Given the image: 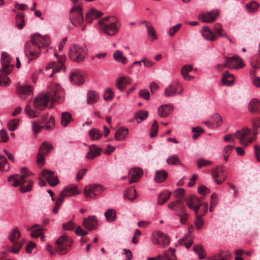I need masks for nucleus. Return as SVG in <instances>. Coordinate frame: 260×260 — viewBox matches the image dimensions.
I'll use <instances>...</instances> for the list:
<instances>
[{"label":"nucleus","mask_w":260,"mask_h":260,"mask_svg":"<svg viewBox=\"0 0 260 260\" xmlns=\"http://www.w3.org/2000/svg\"><path fill=\"white\" fill-rule=\"evenodd\" d=\"M32 175L27 168L24 167L21 169V175L15 174L11 175L8 178V181L13 182L14 187L20 186V191L22 193L29 192L31 190L34 181L32 179H26Z\"/></svg>","instance_id":"7ed1b4c3"},{"label":"nucleus","mask_w":260,"mask_h":260,"mask_svg":"<svg viewBox=\"0 0 260 260\" xmlns=\"http://www.w3.org/2000/svg\"><path fill=\"white\" fill-rule=\"evenodd\" d=\"M20 236L21 233L18 230L17 227L14 228L9 233L8 238L10 242L13 244L11 249V252L13 253H17L19 251L22 245L25 241L24 239H22L18 242L17 241L20 238Z\"/></svg>","instance_id":"9b49d317"},{"label":"nucleus","mask_w":260,"mask_h":260,"mask_svg":"<svg viewBox=\"0 0 260 260\" xmlns=\"http://www.w3.org/2000/svg\"><path fill=\"white\" fill-rule=\"evenodd\" d=\"M171 193L167 190L162 191L158 196L157 204L159 205L164 204L170 198Z\"/></svg>","instance_id":"473e14b6"},{"label":"nucleus","mask_w":260,"mask_h":260,"mask_svg":"<svg viewBox=\"0 0 260 260\" xmlns=\"http://www.w3.org/2000/svg\"><path fill=\"white\" fill-rule=\"evenodd\" d=\"M213 30L219 36L222 37H227V34L225 31L222 29L221 25L219 23H216L213 27Z\"/></svg>","instance_id":"49530a36"},{"label":"nucleus","mask_w":260,"mask_h":260,"mask_svg":"<svg viewBox=\"0 0 260 260\" xmlns=\"http://www.w3.org/2000/svg\"><path fill=\"white\" fill-rule=\"evenodd\" d=\"M105 189L106 188L100 184H91L85 187L84 195L86 198L93 199Z\"/></svg>","instance_id":"ddd939ff"},{"label":"nucleus","mask_w":260,"mask_h":260,"mask_svg":"<svg viewBox=\"0 0 260 260\" xmlns=\"http://www.w3.org/2000/svg\"><path fill=\"white\" fill-rule=\"evenodd\" d=\"M12 60L11 56L6 52H3L1 56V63L3 68L0 74V86L6 87L11 83V80L6 76L10 74L13 70V66L10 65Z\"/></svg>","instance_id":"39448f33"},{"label":"nucleus","mask_w":260,"mask_h":260,"mask_svg":"<svg viewBox=\"0 0 260 260\" xmlns=\"http://www.w3.org/2000/svg\"><path fill=\"white\" fill-rule=\"evenodd\" d=\"M231 253L228 251H220L218 253L208 258V260H230Z\"/></svg>","instance_id":"a878e982"},{"label":"nucleus","mask_w":260,"mask_h":260,"mask_svg":"<svg viewBox=\"0 0 260 260\" xmlns=\"http://www.w3.org/2000/svg\"><path fill=\"white\" fill-rule=\"evenodd\" d=\"M143 23H146V27L147 29V34L149 37L151 38V40L154 41L157 39V36L155 30L152 25L147 21H144Z\"/></svg>","instance_id":"c9c22d12"},{"label":"nucleus","mask_w":260,"mask_h":260,"mask_svg":"<svg viewBox=\"0 0 260 260\" xmlns=\"http://www.w3.org/2000/svg\"><path fill=\"white\" fill-rule=\"evenodd\" d=\"M201 32L203 37L207 40L214 41L217 38V36L213 33L208 26L204 27Z\"/></svg>","instance_id":"bb28decb"},{"label":"nucleus","mask_w":260,"mask_h":260,"mask_svg":"<svg viewBox=\"0 0 260 260\" xmlns=\"http://www.w3.org/2000/svg\"><path fill=\"white\" fill-rule=\"evenodd\" d=\"M260 54H257L253 55L250 59V64L253 68L258 69L260 68Z\"/></svg>","instance_id":"79ce46f5"},{"label":"nucleus","mask_w":260,"mask_h":260,"mask_svg":"<svg viewBox=\"0 0 260 260\" xmlns=\"http://www.w3.org/2000/svg\"><path fill=\"white\" fill-rule=\"evenodd\" d=\"M89 137L92 140H98L102 137V133L96 128H92L89 132Z\"/></svg>","instance_id":"a18cd8bd"},{"label":"nucleus","mask_w":260,"mask_h":260,"mask_svg":"<svg viewBox=\"0 0 260 260\" xmlns=\"http://www.w3.org/2000/svg\"><path fill=\"white\" fill-rule=\"evenodd\" d=\"M204 224V220L202 217L198 215H196V219L195 220V225L198 230L202 228Z\"/></svg>","instance_id":"e2e57ef3"},{"label":"nucleus","mask_w":260,"mask_h":260,"mask_svg":"<svg viewBox=\"0 0 260 260\" xmlns=\"http://www.w3.org/2000/svg\"><path fill=\"white\" fill-rule=\"evenodd\" d=\"M43 234V229L41 227L32 230L31 236L33 238H38L39 236H42Z\"/></svg>","instance_id":"69168bd1"},{"label":"nucleus","mask_w":260,"mask_h":260,"mask_svg":"<svg viewBox=\"0 0 260 260\" xmlns=\"http://www.w3.org/2000/svg\"><path fill=\"white\" fill-rule=\"evenodd\" d=\"M192 66L191 65H185L182 68L181 74L182 76H185L192 70Z\"/></svg>","instance_id":"680f3d73"},{"label":"nucleus","mask_w":260,"mask_h":260,"mask_svg":"<svg viewBox=\"0 0 260 260\" xmlns=\"http://www.w3.org/2000/svg\"><path fill=\"white\" fill-rule=\"evenodd\" d=\"M128 129L123 127L119 128L115 134V138L117 141L124 140L128 135Z\"/></svg>","instance_id":"7c9ffc66"},{"label":"nucleus","mask_w":260,"mask_h":260,"mask_svg":"<svg viewBox=\"0 0 260 260\" xmlns=\"http://www.w3.org/2000/svg\"><path fill=\"white\" fill-rule=\"evenodd\" d=\"M225 63L223 66L220 64L217 65L216 69L218 71H221L223 67L238 69L243 68L244 66L242 59L237 55L225 57Z\"/></svg>","instance_id":"9d476101"},{"label":"nucleus","mask_w":260,"mask_h":260,"mask_svg":"<svg viewBox=\"0 0 260 260\" xmlns=\"http://www.w3.org/2000/svg\"><path fill=\"white\" fill-rule=\"evenodd\" d=\"M72 243V239L67 235L64 234L59 237L56 241L55 252H53L51 249L49 250V252L51 255H53L55 253H57L59 255L65 254L69 250Z\"/></svg>","instance_id":"423d86ee"},{"label":"nucleus","mask_w":260,"mask_h":260,"mask_svg":"<svg viewBox=\"0 0 260 260\" xmlns=\"http://www.w3.org/2000/svg\"><path fill=\"white\" fill-rule=\"evenodd\" d=\"M136 190L133 187H131L125 191L124 196L125 199L133 201L136 198Z\"/></svg>","instance_id":"e433bc0d"},{"label":"nucleus","mask_w":260,"mask_h":260,"mask_svg":"<svg viewBox=\"0 0 260 260\" xmlns=\"http://www.w3.org/2000/svg\"><path fill=\"white\" fill-rule=\"evenodd\" d=\"M75 226V223L72 221L62 224V228L66 230H73Z\"/></svg>","instance_id":"774afa93"},{"label":"nucleus","mask_w":260,"mask_h":260,"mask_svg":"<svg viewBox=\"0 0 260 260\" xmlns=\"http://www.w3.org/2000/svg\"><path fill=\"white\" fill-rule=\"evenodd\" d=\"M100 30L110 36H113L118 32L121 26L119 20L112 16L106 17L98 22Z\"/></svg>","instance_id":"20e7f679"},{"label":"nucleus","mask_w":260,"mask_h":260,"mask_svg":"<svg viewBox=\"0 0 260 260\" xmlns=\"http://www.w3.org/2000/svg\"><path fill=\"white\" fill-rule=\"evenodd\" d=\"M42 121L44 125L41 126L38 122L34 121L32 123V129L35 133L37 134L41 131L43 128L47 130L53 129L55 125V119L53 116L49 117L48 114H45L42 115Z\"/></svg>","instance_id":"1a4fd4ad"},{"label":"nucleus","mask_w":260,"mask_h":260,"mask_svg":"<svg viewBox=\"0 0 260 260\" xmlns=\"http://www.w3.org/2000/svg\"><path fill=\"white\" fill-rule=\"evenodd\" d=\"M55 55L58 57L59 62L57 63L55 61L50 62L46 67V70L52 69V73L49 75L50 77H52L54 74L59 72L63 68V62L66 59L65 55L60 56H58L57 54H55Z\"/></svg>","instance_id":"4468645a"},{"label":"nucleus","mask_w":260,"mask_h":260,"mask_svg":"<svg viewBox=\"0 0 260 260\" xmlns=\"http://www.w3.org/2000/svg\"><path fill=\"white\" fill-rule=\"evenodd\" d=\"M63 190L65 192V193H67V195L68 193H71L73 195H75L80 193L77 188V186L73 185H71L65 187Z\"/></svg>","instance_id":"c03bdc74"},{"label":"nucleus","mask_w":260,"mask_h":260,"mask_svg":"<svg viewBox=\"0 0 260 260\" xmlns=\"http://www.w3.org/2000/svg\"><path fill=\"white\" fill-rule=\"evenodd\" d=\"M72 120V115L70 113L65 112L62 113L61 124L62 126H67Z\"/></svg>","instance_id":"58836bf2"},{"label":"nucleus","mask_w":260,"mask_h":260,"mask_svg":"<svg viewBox=\"0 0 260 260\" xmlns=\"http://www.w3.org/2000/svg\"><path fill=\"white\" fill-rule=\"evenodd\" d=\"M113 58L116 61L120 62L123 64H125L126 63V57L124 56L122 52L119 50H116L114 52Z\"/></svg>","instance_id":"ea45409f"},{"label":"nucleus","mask_w":260,"mask_h":260,"mask_svg":"<svg viewBox=\"0 0 260 260\" xmlns=\"http://www.w3.org/2000/svg\"><path fill=\"white\" fill-rule=\"evenodd\" d=\"M174 193L175 198L181 200L184 195L185 190L182 188H179L175 190Z\"/></svg>","instance_id":"0e129e2a"},{"label":"nucleus","mask_w":260,"mask_h":260,"mask_svg":"<svg viewBox=\"0 0 260 260\" xmlns=\"http://www.w3.org/2000/svg\"><path fill=\"white\" fill-rule=\"evenodd\" d=\"M219 15V11L214 10L209 12L200 14L199 17L204 22L211 23L216 19Z\"/></svg>","instance_id":"f3484780"},{"label":"nucleus","mask_w":260,"mask_h":260,"mask_svg":"<svg viewBox=\"0 0 260 260\" xmlns=\"http://www.w3.org/2000/svg\"><path fill=\"white\" fill-rule=\"evenodd\" d=\"M99 99V95L96 92L93 90H90L87 93V99L88 104H92L96 102Z\"/></svg>","instance_id":"f704fd0d"},{"label":"nucleus","mask_w":260,"mask_h":260,"mask_svg":"<svg viewBox=\"0 0 260 260\" xmlns=\"http://www.w3.org/2000/svg\"><path fill=\"white\" fill-rule=\"evenodd\" d=\"M158 123H157V121L155 120V121H154V122L152 125L151 128V132L150 134V136L151 137L154 138L157 135V132H158Z\"/></svg>","instance_id":"4d7b16f0"},{"label":"nucleus","mask_w":260,"mask_h":260,"mask_svg":"<svg viewBox=\"0 0 260 260\" xmlns=\"http://www.w3.org/2000/svg\"><path fill=\"white\" fill-rule=\"evenodd\" d=\"M139 95L144 99L148 100L150 98V93L147 89H142L139 91Z\"/></svg>","instance_id":"338daca9"},{"label":"nucleus","mask_w":260,"mask_h":260,"mask_svg":"<svg viewBox=\"0 0 260 260\" xmlns=\"http://www.w3.org/2000/svg\"><path fill=\"white\" fill-rule=\"evenodd\" d=\"M16 23L17 26L19 29H22L24 26V15L23 14H18L16 17Z\"/></svg>","instance_id":"09e8293b"},{"label":"nucleus","mask_w":260,"mask_h":260,"mask_svg":"<svg viewBox=\"0 0 260 260\" xmlns=\"http://www.w3.org/2000/svg\"><path fill=\"white\" fill-rule=\"evenodd\" d=\"M64 91L59 84L51 83L49 85L47 93L40 94L34 99V107L35 110H32L29 105H27L25 109V113L30 118L37 117L40 114L39 111L45 109L49 100L61 103L64 99Z\"/></svg>","instance_id":"f257e3e1"},{"label":"nucleus","mask_w":260,"mask_h":260,"mask_svg":"<svg viewBox=\"0 0 260 260\" xmlns=\"http://www.w3.org/2000/svg\"><path fill=\"white\" fill-rule=\"evenodd\" d=\"M19 123L18 119H13L9 121L8 123L7 126L10 131H14L17 127Z\"/></svg>","instance_id":"8fccbe9b"},{"label":"nucleus","mask_w":260,"mask_h":260,"mask_svg":"<svg viewBox=\"0 0 260 260\" xmlns=\"http://www.w3.org/2000/svg\"><path fill=\"white\" fill-rule=\"evenodd\" d=\"M221 80L224 84L231 86L232 85L234 82V76L228 71H225L222 75Z\"/></svg>","instance_id":"c85d7f7f"},{"label":"nucleus","mask_w":260,"mask_h":260,"mask_svg":"<svg viewBox=\"0 0 260 260\" xmlns=\"http://www.w3.org/2000/svg\"><path fill=\"white\" fill-rule=\"evenodd\" d=\"M233 148V146L229 145L225 147L223 151V157L225 161L229 160V157Z\"/></svg>","instance_id":"5fc2aeb1"},{"label":"nucleus","mask_w":260,"mask_h":260,"mask_svg":"<svg viewBox=\"0 0 260 260\" xmlns=\"http://www.w3.org/2000/svg\"><path fill=\"white\" fill-rule=\"evenodd\" d=\"M70 19L76 27L80 26L84 21L83 9L81 6H75L70 10Z\"/></svg>","instance_id":"f8f14e48"},{"label":"nucleus","mask_w":260,"mask_h":260,"mask_svg":"<svg viewBox=\"0 0 260 260\" xmlns=\"http://www.w3.org/2000/svg\"><path fill=\"white\" fill-rule=\"evenodd\" d=\"M211 121L212 122L213 127H218L222 123V118L218 113H215L213 115L211 118Z\"/></svg>","instance_id":"37998d69"},{"label":"nucleus","mask_w":260,"mask_h":260,"mask_svg":"<svg viewBox=\"0 0 260 260\" xmlns=\"http://www.w3.org/2000/svg\"><path fill=\"white\" fill-rule=\"evenodd\" d=\"M259 5L255 2H252L246 5V8L250 12L255 11L258 7Z\"/></svg>","instance_id":"052dcab7"},{"label":"nucleus","mask_w":260,"mask_h":260,"mask_svg":"<svg viewBox=\"0 0 260 260\" xmlns=\"http://www.w3.org/2000/svg\"><path fill=\"white\" fill-rule=\"evenodd\" d=\"M176 92H177L176 87L173 84H170L165 89V95L166 97L173 96L176 94Z\"/></svg>","instance_id":"a19ab883"},{"label":"nucleus","mask_w":260,"mask_h":260,"mask_svg":"<svg viewBox=\"0 0 260 260\" xmlns=\"http://www.w3.org/2000/svg\"><path fill=\"white\" fill-rule=\"evenodd\" d=\"M152 240L154 243L163 247H166L170 243L169 237L160 231L152 234Z\"/></svg>","instance_id":"2eb2a0df"},{"label":"nucleus","mask_w":260,"mask_h":260,"mask_svg":"<svg viewBox=\"0 0 260 260\" xmlns=\"http://www.w3.org/2000/svg\"><path fill=\"white\" fill-rule=\"evenodd\" d=\"M103 15V13L94 8H91L86 14L85 21L87 23H90L92 22L93 20L98 19Z\"/></svg>","instance_id":"aec40b11"},{"label":"nucleus","mask_w":260,"mask_h":260,"mask_svg":"<svg viewBox=\"0 0 260 260\" xmlns=\"http://www.w3.org/2000/svg\"><path fill=\"white\" fill-rule=\"evenodd\" d=\"M234 136L243 146H247L256 139V136L251 134V130L247 127L237 131Z\"/></svg>","instance_id":"0eeeda50"},{"label":"nucleus","mask_w":260,"mask_h":260,"mask_svg":"<svg viewBox=\"0 0 260 260\" xmlns=\"http://www.w3.org/2000/svg\"><path fill=\"white\" fill-rule=\"evenodd\" d=\"M193 250L199 255L200 259H203L205 257V250L201 246L196 245L194 246Z\"/></svg>","instance_id":"603ef678"},{"label":"nucleus","mask_w":260,"mask_h":260,"mask_svg":"<svg viewBox=\"0 0 260 260\" xmlns=\"http://www.w3.org/2000/svg\"><path fill=\"white\" fill-rule=\"evenodd\" d=\"M182 26L181 23H178L175 26L171 27L169 31V35L170 37H173L176 33L180 29Z\"/></svg>","instance_id":"bf43d9fd"},{"label":"nucleus","mask_w":260,"mask_h":260,"mask_svg":"<svg viewBox=\"0 0 260 260\" xmlns=\"http://www.w3.org/2000/svg\"><path fill=\"white\" fill-rule=\"evenodd\" d=\"M142 171L139 168H134L129 171V175L131 178L129 181V184L137 182L141 178L142 175Z\"/></svg>","instance_id":"393cba45"},{"label":"nucleus","mask_w":260,"mask_h":260,"mask_svg":"<svg viewBox=\"0 0 260 260\" xmlns=\"http://www.w3.org/2000/svg\"><path fill=\"white\" fill-rule=\"evenodd\" d=\"M70 77L72 83L76 85L82 84L84 82L83 77L77 70L73 71L70 74Z\"/></svg>","instance_id":"4be33fe9"},{"label":"nucleus","mask_w":260,"mask_h":260,"mask_svg":"<svg viewBox=\"0 0 260 260\" xmlns=\"http://www.w3.org/2000/svg\"><path fill=\"white\" fill-rule=\"evenodd\" d=\"M86 49L79 44L73 45L69 52L70 58L76 62H81L84 60L86 56Z\"/></svg>","instance_id":"6e6552de"},{"label":"nucleus","mask_w":260,"mask_h":260,"mask_svg":"<svg viewBox=\"0 0 260 260\" xmlns=\"http://www.w3.org/2000/svg\"><path fill=\"white\" fill-rule=\"evenodd\" d=\"M200 202V199L196 196H192L187 201V205L189 209H193L194 205Z\"/></svg>","instance_id":"3c124183"},{"label":"nucleus","mask_w":260,"mask_h":260,"mask_svg":"<svg viewBox=\"0 0 260 260\" xmlns=\"http://www.w3.org/2000/svg\"><path fill=\"white\" fill-rule=\"evenodd\" d=\"M53 148L52 145L47 142L42 143L39 148V152L37 157V162H44L45 155L49 153Z\"/></svg>","instance_id":"dca6fc26"},{"label":"nucleus","mask_w":260,"mask_h":260,"mask_svg":"<svg viewBox=\"0 0 260 260\" xmlns=\"http://www.w3.org/2000/svg\"><path fill=\"white\" fill-rule=\"evenodd\" d=\"M41 175L45 178L51 186H55L59 183L57 176L51 171L45 170L42 172Z\"/></svg>","instance_id":"a211bd4d"},{"label":"nucleus","mask_w":260,"mask_h":260,"mask_svg":"<svg viewBox=\"0 0 260 260\" xmlns=\"http://www.w3.org/2000/svg\"><path fill=\"white\" fill-rule=\"evenodd\" d=\"M49 44L50 39L48 36L42 37L39 34H35L25 44V54L29 61L35 59L40 56L41 49L47 47Z\"/></svg>","instance_id":"f03ea898"},{"label":"nucleus","mask_w":260,"mask_h":260,"mask_svg":"<svg viewBox=\"0 0 260 260\" xmlns=\"http://www.w3.org/2000/svg\"><path fill=\"white\" fill-rule=\"evenodd\" d=\"M148 116V112L143 110H140L135 114V118L137 120L138 123H140L142 121L145 120Z\"/></svg>","instance_id":"4c0bfd02"},{"label":"nucleus","mask_w":260,"mask_h":260,"mask_svg":"<svg viewBox=\"0 0 260 260\" xmlns=\"http://www.w3.org/2000/svg\"><path fill=\"white\" fill-rule=\"evenodd\" d=\"M248 109L250 113H259L260 101L256 99L251 100L249 103Z\"/></svg>","instance_id":"cd10ccee"},{"label":"nucleus","mask_w":260,"mask_h":260,"mask_svg":"<svg viewBox=\"0 0 260 260\" xmlns=\"http://www.w3.org/2000/svg\"><path fill=\"white\" fill-rule=\"evenodd\" d=\"M107 221L111 222L116 218V212L114 209H109L104 213Z\"/></svg>","instance_id":"72a5a7b5"},{"label":"nucleus","mask_w":260,"mask_h":260,"mask_svg":"<svg viewBox=\"0 0 260 260\" xmlns=\"http://www.w3.org/2000/svg\"><path fill=\"white\" fill-rule=\"evenodd\" d=\"M168 175L167 172L164 170L156 171L154 181L156 183L162 182L166 180Z\"/></svg>","instance_id":"c756f323"},{"label":"nucleus","mask_w":260,"mask_h":260,"mask_svg":"<svg viewBox=\"0 0 260 260\" xmlns=\"http://www.w3.org/2000/svg\"><path fill=\"white\" fill-rule=\"evenodd\" d=\"M114 94V92L111 88H107L105 90L104 99L105 101H111L113 99Z\"/></svg>","instance_id":"6e6d98bb"},{"label":"nucleus","mask_w":260,"mask_h":260,"mask_svg":"<svg viewBox=\"0 0 260 260\" xmlns=\"http://www.w3.org/2000/svg\"><path fill=\"white\" fill-rule=\"evenodd\" d=\"M101 149L96 147L94 145H92L90 147L89 151L86 154V157L90 159H93L95 157L100 155Z\"/></svg>","instance_id":"2f4dec72"},{"label":"nucleus","mask_w":260,"mask_h":260,"mask_svg":"<svg viewBox=\"0 0 260 260\" xmlns=\"http://www.w3.org/2000/svg\"><path fill=\"white\" fill-rule=\"evenodd\" d=\"M252 123L253 134L256 136L258 133V128L260 127V119H253Z\"/></svg>","instance_id":"13d9d810"},{"label":"nucleus","mask_w":260,"mask_h":260,"mask_svg":"<svg viewBox=\"0 0 260 260\" xmlns=\"http://www.w3.org/2000/svg\"><path fill=\"white\" fill-rule=\"evenodd\" d=\"M175 252L174 249L170 248L164 252L165 257L167 260H176Z\"/></svg>","instance_id":"de8ad7c7"},{"label":"nucleus","mask_w":260,"mask_h":260,"mask_svg":"<svg viewBox=\"0 0 260 260\" xmlns=\"http://www.w3.org/2000/svg\"><path fill=\"white\" fill-rule=\"evenodd\" d=\"M223 171L224 170L221 166L217 167L212 171V177L214 179H216L220 177Z\"/></svg>","instance_id":"864d4df0"},{"label":"nucleus","mask_w":260,"mask_h":260,"mask_svg":"<svg viewBox=\"0 0 260 260\" xmlns=\"http://www.w3.org/2000/svg\"><path fill=\"white\" fill-rule=\"evenodd\" d=\"M16 90L17 94L21 98H23V95H30L32 92V88L29 85H21L20 83H18L17 86Z\"/></svg>","instance_id":"412c9836"},{"label":"nucleus","mask_w":260,"mask_h":260,"mask_svg":"<svg viewBox=\"0 0 260 260\" xmlns=\"http://www.w3.org/2000/svg\"><path fill=\"white\" fill-rule=\"evenodd\" d=\"M83 226L88 230L92 231L96 229L98 226V220L94 215H90L83 220Z\"/></svg>","instance_id":"6ab92c4d"},{"label":"nucleus","mask_w":260,"mask_h":260,"mask_svg":"<svg viewBox=\"0 0 260 260\" xmlns=\"http://www.w3.org/2000/svg\"><path fill=\"white\" fill-rule=\"evenodd\" d=\"M131 82V80L129 77L122 76L117 79L116 85L121 91H123L125 90L126 86L129 84Z\"/></svg>","instance_id":"5701e85b"},{"label":"nucleus","mask_w":260,"mask_h":260,"mask_svg":"<svg viewBox=\"0 0 260 260\" xmlns=\"http://www.w3.org/2000/svg\"><path fill=\"white\" fill-rule=\"evenodd\" d=\"M173 110L172 104H165L160 106L158 109V114L161 117H165L170 114Z\"/></svg>","instance_id":"b1692460"}]
</instances>
